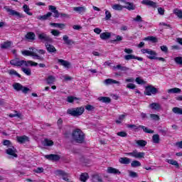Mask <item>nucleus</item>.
I'll return each mask as SVG.
<instances>
[{"mask_svg":"<svg viewBox=\"0 0 182 182\" xmlns=\"http://www.w3.org/2000/svg\"><path fill=\"white\" fill-rule=\"evenodd\" d=\"M117 134L120 137H127V133L126 132H119Z\"/></svg>","mask_w":182,"mask_h":182,"instance_id":"56","label":"nucleus"},{"mask_svg":"<svg viewBox=\"0 0 182 182\" xmlns=\"http://www.w3.org/2000/svg\"><path fill=\"white\" fill-rule=\"evenodd\" d=\"M11 45H12L11 42H6L1 46V48L3 49H7V48H10Z\"/></svg>","mask_w":182,"mask_h":182,"instance_id":"53","label":"nucleus"},{"mask_svg":"<svg viewBox=\"0 0 182 182\" xmlns=\"http://www.w3.org/2000/svg\"><path fill=\"white\" fill-rule=\"evenodd\" d=\"M50 16H52V13L48 12V14H46L45 15L39 16L38 17V19H40V21H46V20L49 19V18H50Z\"/></svg>","mask_w":182,"mask_h":182,"instance_id":"27","label":"nucleus"},{"mask_svg":"<svg viewBox=\"0 0 182 182\" xmlns=\"http://www.w3.org/2000/svg\"><path fill=\"white\" fill-rule=\"evenodd\" d=\"M48 9L53 12L54 18H59V11L56 9L55 6H49Z\"/></svg>","mask_w":182,"mask_h":182,"instance_id":"18","label":"nucleus"},{"mask_svg":"<svg viewBox=\"0 0 182 182\" xmlns=\"http://www.w3.org/2000/svg\"><path fill=\"white\" fill-rule=\"evenodd\" d=\"M80 178L81 181L86 182V180L89 178V175L87 173H82Z\"/></svg>","mask_w":182,"mask_h":182,"instance_id":"45","label":"nucleus"},{"mask_svg":"<svg viewBox=\"0 0 182 182\" xmlns=\"http://www.w3.org/2000/svg\"><path fill=\"white\" fill-rule=\"evenodd\" d=\"M4 9H5V11H6V12H9V15H11V16H16V18H25L23 14H22L15 10H13L6 6L4 7Z\"/></svg>","mask_w":182,"mask_h":182,"instance_id":"6","label":"nucleus"},{"mask_svg":"<svg viewBox=\"0 0 182 182\" xmlns=\"http://www.w3.org/2000/svg\"><path fill=\"white\" fill-rule=\"evenodd\" d=\"M51 33H52V35H53V36H59V35H60V31L58 30L51 31Z\"/></svg>","mask_w":182,"mask_h":182,"instance_id":"58","label":"nucleus"},{"mask_svg":"<svg viewBox=\"0 0 182 182\" xmlns=\"http://www.w3.org/2000/svg\"><path fill=\"white\" fill-rule=\"evenodd\" d=\"M152 141L155 144H159L160 143V135L159 134H154L152 136Z\"/></svg>","mask_w":182,"mask_h":182,"instance_id":"34","label":"nucleus"},{"mask_svg":"<svg viewBox=\"0 0 182 182\" xmlns=\"http://www.w3.org/2000/svg\"><path fill=\"white\" fill-rule=\"evenodd\" d=\"M72 139L76 143H83L85 141V134L82 130L75 129L73 131Z\"/></svg>","mask_w":182,"mask_h":182,"instance_id":"1","label":"nucleus"},{"mask_svg":"<svg viewBox=\"0 0 182 182\" xmlns=\"http://www.w3.org/2000/svg\"><path fill=\"white\" fill-rule=\"evenodd\" d=\"M174 60L178 65H182V57H176Z\"/></svg>","mask_w":182,"mask_h":182,"instance_id":"55","label":"nucleus"},{"mask_svg":"<svg viewBox=\"0 0 182 182\" xmlns=\"http://www.w3.org/2000/svg\"><path fill=\"white\" fill-rule=\"evenodd\" d=\"M24 65L25 66H36L38 65V63L33 62L32 60H19L17 61V65L16 66H22Z\"/></svg>","mask_w":182,"mask_h":182,"instance_id":"8","label":"nucleus"},{"mask_svg":"<svg viewBox=\"0 0 182 182\" xmlns=\"http://www.w3.org/2000/svg\"><path fill=\"white\" fill-rule=\"evenodd\" d=\"M149 107L153 110H159V109H160V104L154 102L149 105Z\"/></svg>","mask_w":182,"mask_h":182,"instance_id":"39","label":"nucleus"},{"mask_svg":"<svg viewBox=\"0 0 182 182\" xmlns=\"http://www.w3.org/2000/svg\"><path fill=\"white\" fill-rule=\"evenodd\" d=\"M124 59L125 60H132V59H136V60H139V62H143V58L138 57L132 54H128L124 55Z\"/></svg>","mask_w":182,"mask_h":182,"instance_id":"11","label":"nucleus"},{"mask_svg":"<svg viewBox=\"0 0 182 182\" xmlns=\"http://www.w3.org/2000/svg\"><path fill=\"white\" fill-rule=\"evenodd\" d=\"M112 8L114 11H123V8H124V6L120 4H114L112 6Z\"/></svg>","mask_w":182,"mask_h":182,"instance_id":"41","label":"nucleus"},{"mask_svg":"<svg viewBox=\"0 0 182 182\" xmlns=\"http://www.w3.org/2000/svg\"><path fill=\"white\" fill-rule=\"evenodd\" d=\"M92 182H103V179L99 175H94L92 176Z\"/></svg>","mask_w":182,"mask_h":182,"instance_id":"43","label":"nucleus"},{"mask_svg":"<svg viewBox=\"0 0 182 182\" xmlns=\"http://www.w3.org/2000/svg\"><path fill=\"white\" fill-rule=\"evenodd\" d=\"M172 112L175 113V114H182V108L175 107L172 109Z\"/></svg>","mask_w":182,"mask_h":182,"instance_id":"42","label":"nucleus"},{"mask_svg":"<svg viewBox=\"0 0 182 182\" xmlns=\"http://www.w3.org/2000/svg\"><path fill=\"white\" fill-rule=\"evenodd\" d=\"M45 46H46V50H48V52L49 53H56V48H55V46L49 44V43H45Z\"/></svg>","mask_w":182,"mask_h":182,"instance_id":"17","label":"nucleus"},{"mask_svg":"<svg viewBox=\"0 0 182 182\" xmlns=\"http://www.w3.org/2000/svg\"><path fill=\"white\" fill-rule=\"evenodd\" d=\"M8 73L11 75V76H17L18 77H21V75H19V73H18L15 70H9L8 71Z\"/></svg>","mask_w":182,"mask_h":182,"instance_id":"46","label":"nucleus"},{"mask_svg":"<svg viewBox=\"0 0 182 182\" xmlns=\"http://www.w3.org/2000/svg\"><path fill=\"white\" fill-rule=\"evenodd\" d=\"M18 59L12 60L10 61L11 65H13V66H16L18 64Z\"/></svg>","mask_w":182,"mask_h":182,"instance_id":"64","label":"nucleus"},{"mask_svg":"<svg viewBox=\"0 0 182 182\" xmlns=\"http://www.w3.org/2000/svg\"><path fill=\"white\" fill-rule=\"evenodd\" d=\"M29 50H33L34 53H36V52H38V53H39L40 55H45V53H46V50H45L43 49L38 50L33 47L29 48Z\"/></svg>","mask_w":182,"mask_h":182,"instance_id":"29","label":"nucleus"},{"mask_svg":"<svg viewBox=\"0 0 182 182\" xmlns=\"http://www.w3.org/2000/svg\"><path fill=\"white\" fill-rule=\"evenodd\" d=\"M112 18V14L110 11L105 10V21H109Z\"/></svg>","mask_w":182,"mask_h":182,"instance_id":"50","label":"nucleus"},{"mask_svg":"<svg viewBox=\"0 0 182 182\" xmlns=\"http://www.w3.org/2000/svg\"><path fill=\"white\" fill-rule=\"evenodd\" d=\"M13 87L14 90H16V92L22 91V93H24L25 95H26L28 92H31V89L28 88L27 87H23L19 82H15L14 84H13Z\"/></svg>","mask_w":182,"mask_h":182,"instance_id":"5","label":"nucleus"},{"mask_svg":"<svg viewBox=\"0 0 182 182\" xmlns=\"http://www.w3.org/2000/svg\"><path fill=\"white\" fill-rule=\"evenodd\" d=\"M134 21H135V22H143V19L141 18V16L139 15L136 16L135 18H134Z\"/></svg>","mask_w":182,"mask_h":182,"instance_id":"62","label":"nucleus"},{"mask_svg":"<svg viewBox=\"0 0 182 182\" xmlns=\"http://www.w3.org/2000/svg\"><path fill=\"white\" fill-rule=\"evenodd\" d=\"M114 69H119L122 72H127L130 68L126 66H122L121 65H117V66L113 67Z\"/></svg>","mask_w":182,"mask_h":182,"instance_id":"37","label":"nucleus"},{"mask_svg":"<svg viewBox=\"0 0 182 182\" xmlns=\"http://www.w3.org/2000/svg\"><path fill=\"white\" fill-rule=\"evenodd\" d=\"M112 36V33H110L109 32H105V33H102L100 35V38L102 40V41H107V39H110V37Z\"/></svg>","mask_w":182,"mask_h":182,"instance_id":"21","label":"nucleus"},{"mask_svg":"<svg viewBox=\"0 0 182 182\" xmlns=\"http://www.w3.org/2000/svg\"><path fill=\"white\" fill-rule=\"evenodd\" d=\"M37 36L41 42H46V43H52L53 42V39L46 33H37Z\"/></svg>","mask_w":182,"mask_h":182,"instance_id":"4","label":"nucleus"},{"mask_svg":"<svg viewBox=\"0 0 182 182\" xmlns=\"http://www.w3.org/2000/svg\"><path fill=\"white\" fill-rule=\"evenodd\" d=\"M26 39H28V41H35L36 38V35H35V33L33 32H28L25 36Z\"/></svg>","mask_w":182,"mask_h":182,"instance_id":"22","label":"nucleus"},{"mask_svg":"<svg viewBox=\"0 0 182 182\" xmlns=\"http://www.w3.org/2000/svg\"><path fill=\"white\" fill-rule=\"evenodd\" d=\"M98 100L102 103H110L111 102L110 97H100Z\"/></svg>","mask_w":182,"mask_h":182,"instance_id":"36","label":"nucleus"},{"mask_svg":"<svg viewBox=\"0 0 182 182\" xmlns=\"http://www.w3.org/2000/svg\"><path fill=\"white\" fill-rule=\"evenodd\" d=\"M85 112V108L83 107L70 108L67 110V114L73 117H79L82 116Z\"/></svg>","mask_w":182,"mask_h":182,"instance_id":"2","label":"nucleus"},{"mask_svg":"<svg viewBox=\"0 0 182 182\" xmlns=\"http://www.w3.org/2000/svg\"><path fill=\"white\" fill-rule=\"evenodd\" d=\"M127 127L129 129H132L133 130H137V129H140V127H139V126L137 127V125H136V124H127Z\"/></svg>","mask_w":182,"mask_h":182,"instance_id":"52","label":"nucleus"},{"mask_svg":"<svg viewBox=\"0 0 182 182\" xmlns=\"http://www.w3.org/2000/svg\"><path fill=\"white\" fill-rule=\"evenodd\" d=\"M140 166H141V164L139 161H132L131 163L132 167H140Z\"/></svg>","mask_w":182,"mask_h":182,"instance_id":"48","label":"nucleus"},{"mask_svg":"<svg viewBox=\"0 0 182 182\" xmlns=\"http://www.w3.org/2000/svg\"><path fill=\"white\" fill-rule=\"evenodd\" d=\"M126 156H131L135 159H144L146 154L144 152H139L137 150H134L132 152L127 153Z\"/></svg>","mask_w":182,"mask_h":182,"instance_id":"7","label":"nucleus"},{"mask_svg":"<svg viewBox=\"0 0 182 182\" xmlns=\"http://www.w3.org/2000/svg\"><path fill=\"white\" fill-rule=\"evenodd\" d=\"M135 82L138 84V85H144L145 82L143 80V79H141V77H138L135 79Z\"/></svg>","mask_w":182,"mask_h":182,"instance_id":"51","label":"nucleus"},{"mask_svg":"<svg viewBox=\"0 0 182 182\" xmlns=\"http://www.w3.org/2000/svg\"><path fill=\"white\" fill-rule=\"evenodd\" d=\"M58 63L61 65V66H64V68H67L69 69L70 68V63L69 61L65 60L63 59H58Z\"/></svg>","mask_w":182,"mask_h":182,"instance_id":"19","label":"nucleus"},{"mask_svg":"<svg viewBox=\"0 0 182 182\" xmlns=\"http://www.w3.org/2000/svg\"><path fill=\"white\" fill-rule=\"evenodd\" d=\"M124 4H126V6H124L125 9L128 11H134V9H136V6H134L133 3L124 1Z\"/></svg>","mask_w":182,"mask_h":182,"instance_id":"20","label":"nucleus"},{"mask_svg":"<svg viewBox=\"0 0 182 182\" xmlns=\"http://www.w3.org/2000/svg\"><path fill=\"white\" fill-rule=\"evenodd\" d=\"M141 4L142 5H146V6H151V8H157V3L151 0H143Z\"/></svg>","mask_w":182,"mask_h":182,"instance_id":"15","label":"nucleus"},{"mask_svg":"<svg viewBox=\"0 0 182 182\" xmlns=\"http://www.w3.org/2000/svg\"><path fill=\"white\" fill-rule=\"evenodd\" d=\"M23 11L27 14L29 15V16H32L33 14L31 12V9H29V6L24 4L23 6Z\"/></svg>","mask_w":182,"mask_h":182,"instance_id":"35","label":"nucleus"},{"mask_svg":"<svg viewBox=\"0 0 182 182\" xmlns=\"http://www.w3.org/2000/svg\"><path fill=\"white\" fill-rule=\"evenodd\" d=\"M158 12H159V15H164L165 10H164V9H163L161 7H159Z\"/></svg>","mask_w":182,"mask_h":182,"instance_id":"63","label":"nucleus"},{"mask_svg":"<svg viewBox=\"0 0 182 182\" xmlns=\"http://www.w3.org/2000/svg\"><path fill=\"white\" fill-rule=\"evenodd\" d=\"M127 87L128 89H136V85L133 83H129L128 85H127Z\"/></svg>","mask_w":182,"mask_h":182,"instance_id":"60","label":"nucleus"},{"mask_svg":"<svg viewBox=\"0 0 182 182\" xmlns=\"http://www.w3.org/2000/svg\"><path fill=\"white\" fill-rule=\"evenodd\" d=\"M124 51L125 52V53H127L128 55H132V53H133V50L131 48H125Z\"/></svg>","mask_w":182,"mask_h":182,"instance_id":"61","label":"nucleus"},{"mask_svg":"<svg viewBox=\"0 0 182 182\" xmlns=\"http://www.w3.org/2000/svg\"><path fill=\"white\" fill-rule=\"evenodd\" d=\"M21 53L23 56H32L33 59H37V60H39L40 62H43L45 60V58L38 55L32 50H24L21 51Z\"/></svg>","mask_w":182,"mask_h":182,"instance_id":"3","label":"nucleus"},{"mask_svg":"<svg viewBox=\"0 0 182 182\" xmlns=\"http://www.w3.org/2000/svg\"><path fill=\"white\" fill-rule=\"evenodd\" d=\"M121 164H130V159L127 157H122L119 159Z\"/></svg>","mask_w":182,"mask_h":182,"instance_id":"32","label":"nucleus"},{"mask_svg":"<svg viewBox=\"0 0 182 182\" xmlns=\"http://www.w3.org/2000/svg\"><path fill=\"white\" fill-rule=\"evenodd\" d=\"M56 176H61L63 180L65 181H69V174L62 170H58L55 171Z\"/></svg>","mask_w":182,"mask_h":182,"instance_id":"10","label":"nucleus"},{"mask_svg":"<svg viewBox=\"0 0 182 182\" xmlns=\"http://www.w3.org/2000/svg\"><path fill=\"white\" fill-rule=\"evenodd\" d=\"M168 93H181V89L174 87L167 90Z\"/></svg>","mask_w":182,"mask_h":182,"instance_id":"40","label":"nucleus"},{"mask_svg":"<svg viewBox=\"0 0 182 182\" xmlns=\"http://www.w3.org/2000/svg\"><path fill=\"white\" fill-rule=\"evenodd\" d=\"M161 50H162V52H164L165 53H167L168 52V48H167V46H161Z\"/></svg>","mask_w":182,"mask_h":182,"instance_id":"57","label":"nucleus"},{"mask_svg":"<svg viewBox=\"0 0 182 182\" xmlns=\"http://www.w3.org/2000/svg\"><path fill=\"white\" fill-rule=\"evenodd\" d=\"M166 163H168V164H171V166H175L176 168H180V164H178L177 161L173 159H166Z\"/></svg>","mask_w":182,"mask_h":182,"instance_id":"26","label":"nucleus"},{"mask_svg":"<svg viewBox=\"0 0 182 182\" xmlns=\"http://www.w3.org/2000/svg\"><path fill=\"white\" fill-rule=\"evenodd\" d=\"M22 72H23V73H25L26 75H27V76H31V75H32V71L31 70L30 68H21Z\"/></svg>","mask_w":182,"mask_h":182,"instance_id":"47","label":"nucleus"},{"mask_svg":"<svg viewBox=\"0 0 182 182\" xmlns=\"http://www.w3.org/2000/svg\"><path fill=\"white\" fill-rule=\"evenodd\" d=\"M105 85L107 86H109V85H118V86H120V82L116 81V80H113L112 78L106 79L104 81Z\"/></svg>","mask_w":182,"mask_h":182,"instance_id":"16","label":"nucleus"},{"mask_svg":"<svg viewBox=\"0 0 182 182\" xmlns=\"http://www.w3.org/2000/svg\"><path fill=\"white\" fill-rule=\"evenodd\" d=\"M17 141L20 144L26 143V141H29V137L26 136H17Z\"/></svg>","mask_w":182,"mask_h":182,"instance_id":"23","label":"nucleus"},{"mask_svg":"<svg viewBox=\"0 0 182 182\" xmlns=\"http://www.w3.org/2000/svg\"><path fill=\"white\" fill-rule=\"evenodd\" d=\"M45 159H47V160H51V161H59V160H60V156L56 154H49L45 155Z\"/></svg>","mask_w":182,"mask_h":182,"instance_id":"14","label":"nucleus"},{"mask_svg":"<svg viewBox=\"0 0 182 182\" xmlns=\"http://www.w3.org/2000/svg\"><path fill=\"white\" fill-rule=\"evenodd\" d=\"M144 41H150L151 42H153L154 43H157V38L154 36H148L144 38Z\"/></svg>","mask_w":182,"mask_h":182,"instance_id":"44","label":"nucleus"},{"mask_svg":"<svg viewBox=\"0 0 182 182\" xmlns=\"http://www.w3.org/2000/svg\"><path fill=\"white\" fill-rule=\"evenodd\" d=\"M63 41L67 46H72V45H75V41L72 39H70L68 35H64L63 36Z\"/></svg>","mask_w":182,"mask_h":182,"instance_id":"13","label":"nucleus"},{"mask_svg":"<svg viewBox=\"0 0 182 182\" xmlns=\"http://www.w3.org/2000/svg\"><path fill=\"white\" fill-rule=\"evenodd\" d=\"M46 80L48 85H53V83H55V81L56 80V78L53 75H50L48 77Z\"/></svg>","mask_w":182,"mask_h":182,"instance_id":"38","label":"nucleus"},{"mask_svg":"<svg viewBox=\"0 0 182 182\" xmlns=\"http://www.w3.org/2000/svg\"><path fill=\"white\" fill-rule=\"evenodd\" d=\"M148 55H149L147 56L148 59L155 60L157 56V53L154 50H149Z\"/></svg>","mask_w":182,"mask_h":182,"instance_id":"25","label":"nucleus"},{"mask_svg":"<svg viewBox=\"0 0 182 182\" xmlns=\"http://www.w3.org/2000/svg\"><path fill=\"white\" fill-rule=\"evenodd\" d=\"M150 117L152 120H155L156 122L160 120V117L156 114H151Z\"/></svg>","mask_w":182,"mask_h":182,"instance_id":"49","label":"nucleus"},{"mask_svg":"<svg viewBox=\"0 0 182 182\" xmlns=\"http://www.w3.org/2000/svg\"><path fill=\"white\" fill-rule=\"evenodd\" d=\"M43 146L50 147L51 146H53V141L49 139H45L43 141Z\"/></svg>","mask_w":182,"mask_h":182,"instance_id":"33","label":"nucleus"},{"mask_svg":"<svg viewBox=\"0 0 182 182\" xmlns=\"http://www.w3.org/2000/svg\"><path fill=\"white\" fill-rule=\"evenodd\" d=\"M85 109L86 110H88V112H92V110H95V107L89 105L85 106Z\"/></svg>","mask_w":182,"mask_h":182,"instance_id":"59","label":"nucleus"},{"mask_svg":"<svg viewBox=\"0 0 182 182\" xmlns=\"http://www.w3.org/2000/svg\"><path fill=\"white\" fill-rule=\"evenodd\" d=\"M145 95L146 96H151V95H156L157 93V88L153 87V85H149L145 88Z\"/></svg>","mask_w":182,"mask_h":182,"instance_id":"9","label":"nucleus"},{"mask_svg":"<svg viewBox=\"0 0 182 182\" xmlns=\"http://www.w3.org/2000/svg\"><path fill=\"white\" fill-rule=\"evenodd\" d=\"M129 177H132V178H136V177H138L137 173L133 171H129Z\"/></svg>","mask_w":182,"mask_h":182,"instance_id":"54","label":"nucleus"},{"mask_svg":"<svg viewBox=\"0 0 182 182\" xmlns=\"http://www.w3.org/2000/svg\"><path fill=\"white\" fill-rule=\"evenodd\" d=\"M6 153L12 157H18V154H16V149L14 146H10L6 149Z\"/></svg>","mask_w":182,"mask_h":182,"instance_id":"12","label":"nucleus"},{"mask_svg":"<svg viewBox=\"0 0 182 182\" xmlns=\"http://www.w3.org/2000/svg\"><path fill=\"white\" fill-rule=\"evenodd\" d=\"M139 129H142L143 132L144 133H149V134H153L154 133V130L149 129V128L143 126V125H139Z\"/></svg>","mask_w":182,"mask_h":182,"instance_id":"31","label":"nucleus"},{"mask_svg":"<svg viewBox=\"0 0 182 182\" xmlns=\"http://www.w3.org/2000/svg\"><path fill=\"white\" fill-rule=\"evenodd\" d=\"M107 173H108L109 174H120V171H119V169L114 168L111 166L107 168Z\"/></svg>","mask_w":182,"mask_h":182,"instance_id":"24","label":"nucleus"},{"mask_svg":"<svg viewBox=\"0 0 182 182\" xmlns=\"http://www.w3.org/2000/svg\"><path fill=\"white\" fill-rule=\"evenodd\" d=\"M136 144L139 146V147H145V146L147 144V141L143 139L141 140H135Z\"/></svg>","mask_w":182,"mask_h":182,"instance_id":"30","label":"nucleus"},{"mask_svg":"<svg viewBox=\"0 0 182 182\" xmlns=\"http://www.w3.org/2000/svg\"><path fill=\"white\" fill-rule=\"evenodd\" d=\"M73 11L75 12H78V14H85L86 12V7L80 6V7H74Z\"/></svg>","mask_w":182,"mask_h":182,"instance_id":"28","label":"nucleus"}]
</instances>
